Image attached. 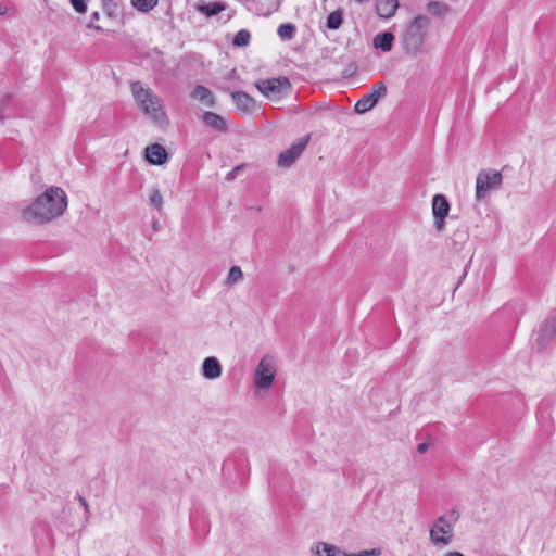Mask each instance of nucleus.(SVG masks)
<instances>
[{
	"instance_id": "obj_34",
	"label": "nucleus",
	"mask_w": 556,
	"mask_h": 556,
	"mask_svg": "<svg viewBox=\"0 0 556 556\" xmlns=\"http://www.w3.org/2000/svg\"><path fill=\"white\" fill-rule=\"evenodd\" d=\"M7 5L0 1V15H3L7 13Z\"/></svg>"
},
{
	"instance_id": "obj_25",
	"label": "nucleus",
	"mask_w": 556,
	"mask_h": 556,
	"mask_svg": "<svg viewBox=\"0 0 556 556\" xmlns=\"http://www.w3.org/2000/svg\"><path fill=\"white\" fill-rule=\"evenodd\" d=\"M243 279V273L239 266H232L229 269L226 283L232 286Z\"/></svg>"
},
{
	"instance_id": "obj_30",
	"label": "nucleus",
	"mask_w": 556,
	"mask_h": 556,
	"mask_svg": "<svg viewBox=\"0 0 556 556\" xmlns=\"http://www.w3.org/2000/svg\"><path fill=\"white\" fill-rule=\"evenodd\" d=\"M243 168V165H239V166H236L233 167L227 175H226V179L228 181H232L236 179L238 173Z\"/></svg>"
},
{
	"instance_id": "obj_11",
	"label": "nucleus",
	"mask_w": 556,
	"mask_h": 556,
	"mask_svg": "<svg viewBox=\"0 0 556 556\" xmlns=\"http://www.w3.org/2000/svg\"><path fill=\"white\" fill-rule=\"evenodd\" d=\"M556 332V317L548 316L541 325L538 334L536 343L540 348H544L551 341L552 337Z\"/></svg>"
},
{
	"instance_id": "obj_9",
	"label": "nucleus",
	"mask_w": 556,
	"mask_h": 556,
	"mask_svg": "<svg viewBox=\"0 0 556 556\" xmlns=\"http://www.w3.org/2000/svg\"><path fill=\"white\" fill-rule=\"evenodd\" d=\"M309 141V136L300 138L295 143H293L289 149L281 152L279 154L278 164L282 167H290L303 153L307 143Z\"/></svg>"
},
{
	"instance_id": "obj_35",
	"label": "nucleus",
	"mask_w": 556,
	"mask_h": 556,
	"mask_svg": "<svg viewBox=\"0 0 556 556\" xmlns=\"http://www.w3.org/2000/svg\"><path fill=\"white\" fill-rule=\"evenodd\" d=\"M444 556H465L464 554H462L460 552H448L446 553Z\"/></svg>"
},
{
	"instance_id": "obj_10",
	"label": "nucleus",
	"mask_w": 556,
	"mask_h": 556,
	"mask_svg": "<svg viewBox=\"0 0 556 556\" xmlns=\"http://www.w3.org/2000/svg\"><path fill=\"white\" fill-rule=\"evenodd\" d=\"M450 211V203L447 199L442 194H435L432 199V212L434 216V226L438 230H441L444 225V218L447 216Z\"/></svg>"
},
{
	"instance_id": "obj_22",
	"label": "nucleus",
	"mask_w": 556,
	"mask_h": 556,
	"mask_svg": "<svg viewBox=\"0 0 556 556\" xmlns=\"http://www.w3.org/2000/svg\"><path fill=\"white\" fill-rule=\"evenodd\" d=\"M149 203L159 212L163 208V197L157 187H152L149 194Z\"/></svg>"
},
{
	"instance_id": "obj_14",
	"label": "nucleus",
	"mask_w": 556,
	"mask_h": 556,
	"mask_svg": "<svg viewBox=\"0 0 556 556\" xmlns=\"http://www.w3.org/2000/svg\"><path fill=\"white\" fill-rule=\"evenodd\" d=\"M399 0H376V12L380 18L389 20L395 15Z\"/></svg>"
},
{
	"instance_id": "obj_18",
	"label": "nucleus",
	"mask_w": 556,
	"mask_h": 556,
	"mask_svg": "<svg viewBox=\"0 0 556 556\" xmlns=\"http://www.w3.org/2000/svg\"><path fill=\"white\" fill-rule=\"evenodd\" d=\"M394 35L390 31H383L377 34L372 39V45L376 49H380L383 52H389L392 50L394 42Z\"/></svg>"
},
{
	"instance_id": "obj_3",
	"label": "nucleus",
	"mask_w": 556,
	"mask_h": 556,
	"mask_svg": "<svg viewBox=\"0 0 556 556\" xmlns=\"http://www.w3.org/2000/svg\"><path fill=\"white\" fill-rule=\"evenodd\" d=\"M429 25V17L422 14L415 16L404 25L399 36V42L405 54L417 56L422 51Z\"/></svg>"
},
{
	"instance_id": "obj_8",
	"label": "nucleus",
	"mask_w": 556,
	"mask_h": 556,
	"mask_svg": "<svg viewBox=\"0 0 556 556\" xmlns=\"http://www.w3.org/2000/svg\"><path fill=\"white\" fill-rule=\"evenodd\" d=\"M387 94V87L384 83H376L370 91L364 94L354 105V111L358 114H364L371 110L378 100Z\"/></svg>"
},
{
	"instance_id": "obj_6",
	"label": "nucleus",
	"mask_w": 556,
	"mask_h": 556,
	"mask_svg": "<svg viewBox=\"0 0 556 556\" xmlns=\"http://www.w3.org/2000/svg\"><path fill=\"white\" fill-rule=\"evenodd\" d=\"M503 176L501 172L495 169H483L477 175L476 180V200L482 201L485 195L502 186Z\"/></svg>"
},
{
	"instance_id": "obj_23",
	"label": "nucleus",
	"mask_w": 556,
	"mask_h": 556,
	"mask_svg": "<svg viewBox=\"0 0 556 556\" xmlns=\"http://www.w3.org/2000/svg\"><path fill=\"white\" fill-rule=\"evenodd\" d=\"M277 34L282 40H290L295 34V26L290 23L281 24L277 29Z\"/></svg>"
},
{
	"instance_id": "obj_20",
	"label": "nucleus",
	"mask_w": 556,
	"mask_h": 556,
	"mask_svg": "<svg viewBox=\"0 0 556 556\" xmlns=\"http://www.w3.org/2000/svg\"><path fill=\"white\" fill-rule=\"evenodd\" d=\"M427 10L438 16H444L450 12V5L441 1H430L427 4Z\"/></svg>"
},
{
	"instance_id": "obj_4",
	"label": "nucleus",
	"mask_w": 556,
	"mask_h": 556,
	"mask_svg": "<svg viewBox=\"0 0 556 556\" xmlns=\"http://www.w3.org/2000/svg\"><path fill=\"white\" fill-rule=\"evenodd\" d=\"M460 514L453 508L439 516L429 530L430 542L437 547L450 545L454 540V527L458 522Z\"/></svg>"
},
{
	"instance_id": "obj_32",
	"label": "nucleus",
	"mask_w": 556,
	"mask_h": 556,
	"mask_svg": "<svg viewBox=\"0 0 556 556\" xmlns=\"http://www.w3.org/2000/svg\"><path fill=\"white\" fill-rule=\"evenodd\" d=\"M78 501L81 504V506L84 507L86 515H88L89 514V505H88L86 498L83 496H78Z\"/></svg>"
},
{
	"instance_id": "obj_31",
	"label": "nucleus",
	"mask_w": 556,
	"mask_h": 556,
	"mask_svg": "<svg viewBox=\"0 0 556 556\" xmlns=\"http://www.w3.org/2000/svg\"><path fill=\"white\" fill-rule=\"evenodd\" d=\"M99 20V12H93L90 16L89 27H94L96 29H100L99 26H94V22Z\"/></svg>"
},
{
	"instance_id": "obj_36",
	"label": "nucleus",
	"mask_w": 556,
	"mask_h": 556,
	"mask_svg": "<svg viewBox=\"0 0 556 556\" xmlns=\"http://www.w3.org/2000/svg\"><path fill=\"white\" fill-rule=\"evenodd\" d=\"M153 228H154L155 230L157 229V222H156V220L153 223Z\"/></svg>"
},
{
	"instance_id": "obj_21",
	"label": "nucleus",
	"mask_w": 556,
	"mask_h": 556,
	"mask_svg": "<svg viewBox=\"0 0 556 556\" xmlns=\"http://www.w3.org/2000/svg\"><path fill=\"white\" fill-rule=\"evenodd\" d=\"M342 22V12L340 10H336L328 15L326 25L329 29L336 30L341 27Z\"/></svg>"
},
{
	"instance_id": "obj_2",
	"label": "nucleus",
	"mask_w": 556,
	"mask_h": 556,
	"mask_svg": "<svg viewBox=\"0 0 556 556\" xmlns=\"http://www.w3.org/2000/svg\"><path fill=\"white\" fill-rule=\"evenodd\" d=\"M130 90L144 115L161 128L168 126L169 119L164 110L163 101L151 88L144 87L140 81H134L130 85Z\"/></svg>"
},
{
	"instance_id": "obj_33",
	"label": "nucleus",
	"mask_w": 556,
	"mask_h": 556,
	"mask_svg": "<svg viewBox=\"0 0 556 556\" xmlns=\"http://www.w3.org/2000/svg\"><path fill=\"white\" fill-rule=\"evenodd\" d=\"M428 447H429L428 443L424 442V443L418 444L417 451H418V453L424 454L428 451Z\"/></svg>"
},
{
	"instance_id": "obj_7",
	"label": "nucleus",
	"mask_w": 556,
	"mask_h": 556,
	"mask_svg": "<svg viewBox=\"0 0 556 556\" xmlns=\"http://www.w3.org/2000/svg\"><path fill=\"white\" fill-rule=\"evenodd\" d=\"M276 364L271 356L265 355L257 364L254 372V386L258 390H268L276 377Z\"/></svg>"
},
{
	"instance_id": "obj_27",
	"label": "nucleus",
	"mask_w": 556,
	"mask_h": 556,
	"mask_svg": "<svg viewBox=\"0 0 556 556\" xmlns=\"http://www.w3.org/2000/svg\"><path fill=\"white\" fill-rule=\"evenodd\" d=\"M157 1L159 0H131L132 5L141 12H149L157 4Z\"/></svg>"
},
{
	"instance_id": "obj_16",
	"label": "nucleus",
	"mask_w": 556,
	"mask_h": 556,
	"mask_svg": "<svg viewBox=\"0 0 556 556\" xmlns=\"http://www.w3.org/2000/svg\"><path fill=\"white\" fill-rule=\"evenodd\" d=\"M231 98L242 112H252L255 109L254 99L243 91H233Z\"/></svg>"
},
{
	"instance_id": "obj_12",
	"label": "nucleus",
	"mask_w": 556,
	"mask_h": 556,
	"mask_svg": "<svg viewBox=\"0 0 556 556\" xmlns=\"http://www.w3.org/2000/svg\"><path fill=\"white\" fill-rule=\"evenodd\" d=\"M146 159L151 164L162 165L167 161V152L163 146L153 143L146 148Z\"/></svg>"
},
{
	"instance_id": "obj_28",
	"label": "nucleus",
	"mask_w": 556,
	"mask_h": 556,
	"mask_svg": "<svg viewBox=\"0 0 556 556\" xmlns=\"http://www.w3.org/2000/svg\"><path fill=\"white\" fill-rule=\"evenodd\" d=\"M73 8L78 12V13H85L86 10H87V5H86V0H70Z\"/></svg>"
},
{
	"instance_id": "obj_13",
	"label": "nucleus",
	"mask_w": 556,
	"mask_h": 556,
	"mask_svg": "<svg viewBox=\"0 0 556 556\" xmlns=\"http://www.w3.org/2000/svg\"><path fill=\"white\" fill-rule=\"evenodd\" d=\"M222 372H223L222 365L216 357L210 356L203 361L202 375L206 379H211V380L217 379L222 376Z\"/></svg>"
},
{
	"instance_id": "obj_15",
	"label": "nucleus",
	"mask_w": 556,
	"mask_h": 556,
	"mask_svg": "<svg viewBox=\"0 0 556 556\" xmlns=\"http://www.w3.org/2000/svg\"><path fill=\"white\" fill-rule=\"evenodd\" d=\"M203 124L216 131L225 132L227 130V123L223 116L217 113L206 111L202 116Z\"/></svg>"
},
{
	"instance_id": "obj_19",
	"label": "nucleus",
	"mask_w": 556,
	"mask_h": 556,
	"mask_svg": "<svg viewBox=\"0 0 556 556\" xmlns=\"http://www.w3.org/2000/svg\"><path fill=\"white\" fill-rule=\"evenodd\" d=\"M315 553L317 556H350L334 545L319 542L315 545Z\"/></svg>"
},
{
	"instance_id": "obj_24",
	"label": "nucleus",
	"mask_w": 556,
	"mask_h": 556,
	"mask_svg": "<svg viewBox=\"0 0 556 556\" xmlns=\"http://www.w3.org/2000/svg\"><path fill=\"white\" fill-rule=\"evenodd\" d=\"M251 39V34L247 29L239 30L232 40L233 46L236 47H244L248 46Z\"/></svg>"
},
{
	"instance_id": "obj_17",
	"label": "nucleus",
	"mask_w": 556,
	"mask_h": 556,
	"mask_svg": "<svg viewBox=\"0 0 556 556\" xmlns=\"http://www.w3.org/2000/svg\"><path fill=\"white\" fill-rule=\"evenodd\" d=\"M191 96L208 108H214L216 105L213 92L205 86H195L194 89L192 90Z\"/></svg>"
},
{
	"instance_id": "obj_5",
	"label": "nucleus",
	"mask_w": 556,
	"mask_h": 556,
	"mask_svg": "<svg viewBox=\"0 0 556 556\" xmlns=\"http://www.w3.org/2000/svg\"><path fill=\"white\" fill-rule=\"evenodd\" d=\"M255 87L269 100H279L291 90L289 79L283 76L257 80Z\"/></svg>"
},
{
	"instance_id": "obj_29",
	"label": "nucleus",
	"mask_w": 556,
	"mask_h": 556,
	"mask_svg": "<svg viewBox=\"0 0 556 556\" xmlns=\"http://www.w3.org/2000/svg\"><path fill=\"white\" fill-rule=\"evenodd\" d=\"M350 556H380L381 555V549L380 548H372V549H366V551H361L359 553L357 554H349Z\"/></svg>"
},
{
	"instance_id": "obj_26",
	"label": "nucleus",
	"mask_w": 556,
	"mask_h": 556,
	"mask_svg": "<svg viewBox=\"0 0 556 556\" xmlns=\"http://www.w3.org/2000/svg\"><path fill=\"white\" fill-rule=\"evenodd\" d=\"M224 10V7L218 2H213L210 4L199 7V11L205 13L207 16L217 15L219 12Z\"/></svg>"
},
{
	"instance_id": "obj_1",
	"label": "nucleus",
	"mask_w": 556,
	"mask_h": 556,
	"mask_svg": "<svg viewBox=\"0 0 556 556\" xmlns=\"http://www.w3.org/2000/svg\"><path fill=\"white\" fill-rule=\"evenodd\" d=\"M67 207V197L60 187H49L31 204L25 206L21 214L24 222L45 225L63 215Z\"/></svg>"
}]
</instances>
